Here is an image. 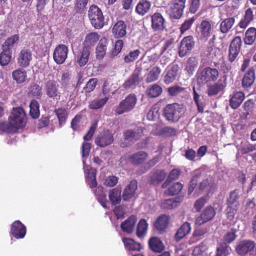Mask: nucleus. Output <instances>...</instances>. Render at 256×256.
Instances as JSON below:
<instances>
[{"label":"nucleus","mask_w":256,"mask_h":256,"mask_svg":"<svg viewBox=\"0 0 256 256\" xmlns=\"http://www.w3.org/2000/svg\"><path fill=\"white\" fill-rule=\"evenodd\" d=\"M212 186V182L211 178H206L198 172H196L190 182L188 194H190L194 190L196 192L208 191Z\"/></svg>","instance_id":"nucleus-1"},{"label":"nucleus","mask_w":256,"mask_h":256,"mask_svg":"<svg viewBox=\"0 0 256 256\" xmlns=\"http://www.w3.org/2000/svg\"><path fill=\"white\" fill-rule=\"evenodd\" d=\"M186 108L182 104L173 103L167 104L163 110V115L170 123L177 122L184 116Z\"/></svg>","instance_id":"nucleus-2"},{"label":"nucleus","mask_w":256,"mask_h":256,"mask_svg":"<svg viewBox=\"0 0 256 256\" xmlns=\"http://www.w3.org/2000/svg\"><path fill=\"white\" fill-rule=\"evenodd\" d=\"M91 149L90 143L84 142L82 147V156L84 165V170L86 174L87 182L91 188H95L97 186L96 178V172L94 170L90 169L86 164V160L89 155Z\"/></svg>","instance_id":"nucleus-3"},{"label":"nucleus","mask_w":256,"mask_h":256,"mask_svg":"<svg viewBox=\"0 0 256 256\" xmlns=\"http://www.w3.org/2000/svg\"><path fill=\"white\" fill-rule=\"evenodd\" d=\"M219 76L216 68L209 66L199 68L196 74V82L199 86H202L210 82H215Z\"/></svg>","instance_id":"nucleus-4"},{"label":"nucleus","mask_w":256,"mask_h":256,"mask_svg":"<svg viewBox=\"0 0 256 256\" xmlns=\"http://www.w3.org/2000/svg\"><path fill=\"white\" fill-rule=\"evenodd\" d=\"M143 133L144 128L141 126L126 130L124 133V142L120 143V146L126 148L130 146L139 140L144 135Z\"/></svg>","instance_id":"nucleus-5"},{"label":"nucleus","mask_w":256,"mask_h":256,"mask_svg":"<svg viewBox=\"0 0 256 256\" xmlns=\"http://www.w3.org/2000/svg\"><path fill=\"white\" fill-rule=\"evenodd\" d=\"M137 98L134 94H130L122 100L116 107L115 112L118 115L128 113L132 111L135 107Z\"/></svg>","instance_id":"nucleus-6"},{"label":"nucleus","mask_w":256,"mask_h":256,"mask_svg":"<svg viewBox=\"0 0 256 256\" xmlns=\"http://www.w3.org/2000/svg\"><path fill=\"white\" fill-rule=\"evenodd\" d=\"M8 120L16 129L23 128L26 124V117L24 110L21 107L14 108Z\"/></svg>","instance_id":"nucleus-7"},{"label":"nucleus","mask_w":256,"mask_h":256,"mask_svg":"<svg viewBox=\"0 0 256 256\" xmlns=\"http://www.w3.org/2000/svg\"><path fill=\"white\" fill-rule=\"evenodd\" d=\"M88 18L92 24L100 29L104 26V18L101 10L96 5H92L88 10Z\"/></svg>","instance_id":"nucleus-8"},{"label":"nucleus","mask_w":256,"mask_h":256,"mask_svg":"<svg viewBox=\"0 0 256 256\" xmlns=\"http://www.w3.org/2000/svg\"><path fill=\"white\" fill-rule=\"evenodd\" d=\"M141 72L142 68L140 67H136L128 78L123 84L122 87L126 90L134 89L142 80Z\"/></svg>","instance_id":"nucleus-9"},{"label":"nucleus","mask_w":256,"mask_h":256,"mask_svg":"<svg viewBox=\"0 0 256 256\" xmlns=\"http://www.w3.org/2000/svg\"><path fill=\"white\" fill-rule=\"evenodd\" d=\"M58 88L59 85L54 80H49L46 81L44 84V89L47 96L54 100H60Z\"/></svg>","instance_id":"nucleus-10"},{"label":"nucleus","mask_w":256,"mask_h":256,"mask_svg":"<svg viewBox=\"0 0 256 256\" xmlns=\"http://www.w3.org/2000/svg\"><path fill=\"white\" fill-rule=\"evenodd\" d=\"M186 0H172L170 3L171 10L170 17L175 19H179L182 15L186 6Z\"/></svg>","instance_id":"nucleus-11"},{"label":"nucleus","mask_w":256,"mask_h":256,"mask_svg":"<svg viewBox=\"0 0 256 256\" xmlns=\"http://www.w3.org/2000/svg\"><path fill=\"white\" fill-rule=\"evenodd\" d=\"M32 59V51L30 49L24 48L18 54L17 64L20 67L26 68L29 66Z\"/></svg>","instance_id":"nucleus-12"},{"label":"nucleus","mask_w":256,"mask_h":256,"mask_svg":"<svg viewBox=\"0 0 256 256\" xmlns=\"http://www.w3.org/2000/svg\"><path fill=\"white\" fill-rule=\"evenodd\" d=\"M194 38L192 36L184 37L180 42L178 47V55L183 58L192 50L194 46Z\"/></svg>","instance_id":"nucleus-13"},{"label":"nucleus","mask_w":256,"mask_h":256,"mask_svg":"<svg viewBox=\"0 0 256 256\" xmlns=\"http://www.w3.org/2000/svg\"><path fill=\"white\" fill-rule=\"evenodd\" d=\"M242 40L240 36H236L232 40L229 48L228 60L230 62H233L240 53Z\"/></svg>","instance_id":"nucleus-14"},{"label":"nucleus","mask_w":256,"mask_h":256,"mask_svg":"<svg viewBox=\"0 0 256 256\" xmlns=\"http://www.w3.org/2000/svg\"><path fill=\"white\" fill-rule=\"evenodd\" d=\"M68 49L64 44H59L55 48L53 53L54 62L58 64H63L67 58Z\"/></svg>","instance_id":"nucleus-15"},{"label":"nucleus","mask_w":256,"mask_h":256,"mask_svg":"<svg viewBox=\"0 0 256 256\" xmlns=\"http://www.w3.org/2000/svg\"><path fill=\"white\" fill-rule=\"evenodd\" d=\"M215 215L216 212L214 208L210 206H208L202 210L200 216L196 218V224L200 226L212 219Z\"/></svg>","instance_id":"nucleus-16"},{"label":"nucleus","mask_w":256,"mask_h":256,"mask_svg":"<svg viewBox=\"0 0 256 256\" xmlns=\"http://www.w3.org/2000/svg\"><path fill=\"white\" fill-rule=\"evenodd\" d=\"M113 135L110 130H104L102 133L98 135L95 140V143L101 148H104L112 143Z\"/></svg>","instance_id":"nucleus-17"},{"label":"nucleus","mask_w":256,"mask_h":256,"mask_svg":"<svg viewBox=\"0 0 256 256\" xmlns=\"http://www.w3.org/2000/svg\"><path fill=\"white\" fill-rule=\"evenodd\" d=\"M255 248V244L250 240H245L240 242L236 247V251L241 256H244L248 252L254 250Z\"/></svg>","instance_id":"nucleus-18"},{"label":"nucleus","mask_w":256,"mask_h":256,"mask_svg":"<svg viewBox=\"0 0 256 256\" xmlns=\"http://www.w3.org/2000/svg\"><path fill=\"white\" fill-rule=\"evenodd\" d=\"M152 27L154 31L162 30L165 28V20L161 14L155 12L151 16Z\"/></svg>","instance_id":"nucleus-19"},{"label":"nucleus","mask_w":256,"mask_h":256,"mask_svg":"<svg viewBox=\"0 0 256 256\" xmlns=\"http://www.w3.org/2000/svg\"><path fill=\"white\" fill-rule=\"evenodd\" d=\"M11 233L15 238H22L26 234V227L20 220H16L12 224Z\"/></svg>","instance_id":"nucleus-20"},{"label":"nucleus","mask_w":256,"mask_h":256,"mask_svg":"<svg viewBox=\"0 0 256 256\" xmlns=\"http://www.w3.org/2000/svg\"><path fill=\"white\" fill-rule=\"evenodd\" d=\"M179 67L178 64H174L169 66L166 70V74L164 76V82L166 84L173 82L178 76Z\"/></svg>","instance_id":"nucleus-21"},{"label":"nucleus","mask_w":256,"mask_h":256,"mask_svg":"<svg viewBox=\"0 0 256 256\" xmlns=\"http://www.w3.org/2000/svg\"><path fill=\"white\" fill-rule=\"evenodd\" d=\"M138 188L136 180H132L124 190L122 198L124 200L127 201L134 196Z\"/></svg>","instance_id":"nucleus-22"},{"label":"nucleus","mask_w":256,"mask_h":256,"mask_svg":"<svg viewBox=\"0 0 256 256\" xmlns=\"http://www.w3.org/2000/svg\"><path fill=\"white\" fill-rule=\"evenodd\" d=\"M126 25L123 20L118 21L114 26L112 32L116 38L124 36L126 33Z\"/></svg>","instance_id":"nucleus-23"},{"label":"nucleus","mask_w":256,"mask_h":256,"mask_svg":"<svg viewBox=\"0 0 256 256\" xmlns=\"http://www.w3.org/2000/svg\"><path fill=\"white\" fill-rule=\"evenodd\" d=\"M136 222V216L132 215L121 224L120 228L124 232L131 234L133 232Z\"/></svg>","instance_id":"nucleus-24"},{"label":"nucleus","mask_w":256,"mask_h":256,"mask_svg":"<svg viewBox=\"0 0 256 256\" xmlns=\"http://www.w3.org/2000/svg\"><path fill=\"white\" fill-rule=\"evenodd\" d=\"M152 4L149 0H140L136 8V12L142 16L149 12Z\"/></svg>","instance_id":"nucleus-25"},{"label":"nucleus","mask_w":256,"mask_h":256,"mask_svg":"<svg viewBox=\"0 0 256 256\" xmlns=\"http://www.w3.org/2000/svg\"><path fill=\"white\" fill-rule=\"evenodd\" d=\"M90 50L89 47H84L76 58V62L80 66H85L88 61Z\"/></svg>","instance_id":"nucleus-26"},{"label":"nucleus","mask_w":256,"mask_h":256,"mask_svg":"<svg viewBox=\"0 0 256 256\" xmlns=\"http://www.w3.org/2000/svg\"><path fill=\"white\" fill-rule=\"evenodd\" d=\"M148 246L150 250L156 252H161L164 249L162 241L158 237L150 238L148 240Z\"/></svg>","instance_id":"nucleus-27"},{"label":"nucleus","mask_w":256,"mask_h":256,"mask_svg":"<svg viewBox=\"0 0 256 256\" xmlns=\"http://www.w3.org/2000/svg\"><path fill=\"white\" fill-rule=\"evenodd\" d=\"M148 154L143 151H140L132 154L129 160L134 164L138 165L142 164L148 158Z\"/></svg>","instance_id":"nucleus-28"},{"label":"nucleus","mask_w":256,"mask_h":256,"mask_svg":"<svg viewBox=\"0 0 256 256\" xmlns=\"http://www.w3.org/2000/svg\"><path fill=\"white\" fill-rule=\"evenodd\" d=\"M166 173L164 170H155L150 174V180L151 184H154L161 182L166 178Z\"/></svg>","instance_id":"nucleus-29"},{"label":"nucleus","mask_w":256,"mask_h":256,"mask_svg":"<svg viewBox=\"0 0 256 256\" xmlns=\"http://www.w3.org/2000/svg\"><path fill=\"white\" fill-rule=\"evenodd\" d=\"M240 196L239 194V191L238 190H234L230 192L228 196L226 198V205L232 206L235 207H240V204L239 202V198Z\"/></svg>","instance_id":"nucleus-30"},{"label":"nucleus","mask_w":256,"mask_h":256,"mask_svg":"<svg viewBox=\"0 0 256 256\" xmlns=\"http://www.w3.org/2000/svg\"><path fill=\"white\" fill-rule=\"evenodd\" d=\"M198 66V60L194 56L190 57L186 60L184 70L189 76H192Z\"/></svg>","instance_id":"nucleus-31"},{"label":"nucleus","mask_w":256,"mask_h":256,"mask_svg":"<svg viewBox=\"0 0 256 256\" xmlns=\"http://www.w3.org/2000/svg\"><path fill=\"white\" fill-rule=\"evenodd\" d=\"M244 98V94L241 92L234 93L230 100V105L232 108L236 109L240 106Z\"/></svg>","instance_id":"nucleus-32"},{"label":"nucleus","mask_w":256,"mask_h":256,"mask_svg":"<svg viewBox=\"0 0 256 256\" xmlns=\"http://www.w3.org/2000/svg\"><path fill=\"white\" fill-rule=\"evenodd\" d=\"M254 70L250 68L245 74L242 80V86L244 88H248L252 86L254 80Z\"/></svg>","instance_id":"nucleus-33"},{"label":"nucleus","mask_w":256,"mask_h":256,"mask_svg":"<svg viewBox=\"0 0 256 256\" xmlns=\"http://www.w3.org/2000/svg\"><path fill=\"white\" fill-rule=\"evenodd\" d=\"M108 40L105 38H102L96 48V57L98 59H102L106 52Z\"/></svg>","instance_id":"nucleus-34"},{"label":"nucleus","mask_w":256,"mask_h":256,"mask_svg":"<svg viewBox=\"0 0 256 256\" xmlns=\"http://www.w3.org/2000/svg\"><path fill=\"white\" fill-rule=\"evenodd\" d=\"M254 18V16L251 8L247 9L245 12L244 18L241 20L238 26L242 29L246 28L250 22L253 20Z\"/></svg>","instance_id":"nucleus-35"},{"label":"nucleus","mask_w":256,"mask_h":256,"mask_svg":"<svg viewBox=\"0 0 256 256\" xmlns=\"http://www.w3.org/2000/svg\"><path fill=\"white\" fill-rule=\"evenodd\" d=\"M190 231V224L188 222L184 223L177 230L174 236V239L176 242L180 241L187 235Z\"/></svg>","instance_id":"nucleus-36"},{"label":"nucleus","mask_w":256,"mask_h":256,"mask_svg":"<svg viewBox=\"0 0 256 256\" xmlns=\"http://www.w3.org/2000/svg\"><path fill=\"white\" fill-rule=\"evenodd\" d=\"M108 198L112 204L114 206L120 204L122 198L121 190L114 188L109 192Z\"/></svg>","instance_id":"nucleus-37"},{"label":"nucleus","mask_w":256,"mask_h":256,"mask_svg":"<svg viewBox=\"0 0 256 256\" xmlns=\"http://www.w3.org/2000/svg\"><path fill=\"white\" fill-rule=\"evenodd\" d=\"M200 30L202 36L204 38H208L210 36L212 29L210 22L207 20H202L200 26Z\"/></svg>","instance_id":"nucleus-38"},{"label":"nucleus","mask_w":256,"mask_h":256,"mask_svg":"<svg viewBox=\"0 0 256 256\" xmlns=\"http://www.w3.org/2000/svg\"><path fill=\"white\" fill-rule=\"evenodd\" d=\"M256 39V28L254 27L248 28L246 32L244 41L245 44L252 45Z\"/></svg>","instance_id":"nucleus-39"},{"label":"nucleus","mask_w":256,"mask_h":256,"mask_svg":"<svg viewBox=\"0 0 256 256\" xmlns=\"http://www.w3.org/2000/svg\"><path fill=\"white\" fill-rule=\"evenodd\" d=\"M19 37L17 34H14L8 38L2 44V49L6 52H10L11 50L14 46V45L18 42Z\"/></svg>","instance_id":"nucleus-40"},{"label":"nucleus","mask_w":256,"mask_h":256,"mask_svg":"<svg viewBox=\"0 0 256 256\" xmlns=\"http://www.w3.org/2000/svg\"><path fill=\"white\" fill-rule=\"evenodd\" d=\"M122 240L126 248L130 250L139 251L142 249L141 244L135 242L132 238H123Z\"/></svg>","instance_id":"nucleus-41"},{"label":"nucleus","mask_w":256,"mask_h":256,"mask_svg":"<svg viewBox=\"0 0 256 256\" xmlns=\"http://www.w3.org/2000/svg\"><path fill=\"white\" fill-rule=\"evenodd\" d=\"M162 72L161 69L158 66L152 68L147 74L146 82L150 83L156 80Z\"/></svg>","instance_id":"nucleus-42"},{"label":"nucleus","mask_w":256,"mask_h":256,"mask_svg":"<svg viewBox=\"0 0 256 256\" xmlns=\"http://www.w3.org/2000/svg\"><path fill=\"white\" fill-rule=\"evenodd\" d=\"M168 217L165 214L160 216L154 222L155 228L158 230H164L168 226Z\"/></svg>","instance_id":"nucleus-43"},{"label":"nucleus","mask_w":256,"mask_h":256,"mask_svg":"<svg viewBox=\"0 0 256 256\" xmlns=\"http://www.w3.org/2000/svg\"><path fill=\"white\" fill-rule=\"evenodd\" d=\"M235 22L234 17L226 18L220 24V31L222 34L228 33L231 29Z\"/></svg>","instance_id":"nucleus-44"},{"label":"nucleus","mask_w":256,"mask_h":256,"mask_svg":"<svg viewBox=\"0 0 256 256\" xmlns=\"http://www.w3.org/2000/svg\"><path fill=\"white\" fill-rule=\"evenodd\" d=\"M100 36L96 32H91L88 34L84 42V47H89L91 50V46H93L99 40Z\"/></svg>","instance_id":"nucleus-45"},{"label":"nucleus","mask_w":256,"mask_h":256,"mask_svg":"<svg viewBox=\"0 0 256 256\" xmlns=\"http://www.w3.org/2000/svg\"><path fill=\"white\" fill-rule=\"evenodd\" d=\"M162 91V87L158 84H154L150 86L146 90L147 95L151 98H156L160 96Z\"/></svg>","instance_id":"nucleus-46"},{"label":"nucleus","mask_w":256,"mask_h":256,"mask_svg":"<svg viewBox=\"0 0 256 256\" xmlns=\"http://www.w3.org/2000/svg\"><path fill=\"white\" fill-rule=\"evenodd\" d=\"M148 224L144 219H141L138 223L136 228V236L139 238H142L146 235Z\"/></svg>","instance_id":"nucleus-47"},{"label":"nucleus","mask_w":256,"mask_h":256,"mask_svg":"<svg viewBox=\"0 0 256 256\" xmlns=\"http://www.w3.org/2000/svg\"><path fill=\"white\" fill-rule=\"evenodd\" d=\"M224 86L219 82L210 85L208 87L207 94L209 96H215L222 90Z\"/></svg>","instance_id":"nucleus-48"},{"label":"nucleus","mask_w":256,"mask_h":256,"mask_svg":"<svg viewBox=\"0 0 256 256\" xmlns=\"http://www.w3.org/2000/svg\"><path fill=\"white\" fill-rule=\"evenodd\" d=\"M30 114L33 118H36L40 116L39 104L36 100H32L30 104Z\"/></svg>","instance_id":"nucleus-49"},{"label":"nucleus","mask_w":256,"mask_h":256,"mask_svg":"<svg viewBox=\"0 0 256 256\" xmlns=\"http://www.w3.org/2000/svg\"><path fill=\"white\" fill-rule=\"evenodd\" d=\"M226 208L224 210V213L226 218L230 220H234L235 216L237 214L239 207H235L232 206L226 205Z\"/></svg>","instance_id":"nucleus-50"},{"label":"nucleus","mask_w":256,"mask_h":256,"mask_svg":"<svg viewBox=\"0 0 256 256\" xmlns=\"http://www.w3.org/2000/svg\"><path fill=\"white\" fill-rule=\"evenodd\" d=\"M140 54V52L138 49L131 50L127 54L124 56V62L127 64L134 62L138 58Z\"/></svg>","instance_id":"nucleus-51"},{"label":"nucleus","mask_w":256,"mask_h":256,"mask_svg":"<svg viewBox=\"0 0 256 256\" xmlns=\"http://www.w3.org/2000/svg\"><path fill=\"white\" fill-rule=\"evenodd\" d=\"M108 98L106 96L101 99L94 100L89 104V108L92 110H97L103 106L108 102Z\"/></svg>","instance_id":"nucleus-52"},{"label":"nucleus","mask_w":256,"mask_h":256,"mask_svg":"<svg viewBox=\"0 0 256 256\" xmlns=\"http://www.w3.org/2000/svg\"><path fill=\"white\" fill-rule=\"evenodd\" d=\"M0 130L3 132L7 133H15L18 130L16 129V127H14L10 122H0Z\"/></svg>","instance_id":"nucleus-53"},{"label":"nucleus","mask_w":256,"mask_h":256,"mask_svg":"<svg viewBox=\"0 0 256 256\" xmlns=\"http://www.w3.org/2000/svg\"><path fill=\"white\" fill-rule=\"evenodd\" d=\"M54 112L58 119L59 124L62 126L66 122L67 118V112L64 108H58L54 110Z\"/></svg>","instance_id":"nucleus-54"},{"label":"nucleus","mask_w":256,"mask_h":256,"mask_svg":"<svg viewBox=\"0 0 256 256\" xmlns=\"http://www.w3.org/2000/svg\"><path fill=\"white\" fill-rule=\"evenodd\" d=\"M12 76L18 83H22L26 80V72L25 70H16L12 72Z\"/></svg>","instance_id":"nucleus-55"},{"label":"nucleus","mask_w":256,"mask_h":256,"mask_svg":"<svg viewBox=\"0 0 256 256\" xmlns=\"http://www.w3.org/2000/svg\"><path fill=\"white\" fill-rule=\"evenodd\" d=\"M231 252V248L226 244H220L217 247L216 256H228Z\"/></svg>","instance_id":"nucleus-56"},{"label":"nucleus","mask_w":256,"mask_h":256,"mask_svg":"<svg viewBox=\"0 0 256 256\" xmlns=\"http://www.w3.org/2000/svg\"><path fill=\"white\" fill-rule=\"evenodd\" d=\"M12 58V52L10 51L3 50L0 54V64L2 66H5L8 64Z\"/></svg>","instance_id":"nucleus-57"},{"label":"nucleus","mask_w":256,"mask_h":256,"mask_svg":"<svg viewBox=\"0 0 256 256\" xmlns=\"http://www.w3.org/2000/svg\"><path fill=\"white\" fill-rule=\"evenodd\" d=\"M88 0H76L74 9L76 12L82 14L86 9Z\"/></svg>","instance_id":"nucleus-58"},{"label":"nucleus","mask_w":256,"mask_h":256,"mask_svg":"<svg viewBox=\"0 0 256 256\" xmlns=\"http://www.w3.org/2000/svg\"><path fill=\"white\" fill-rule=\"evenodd\" d=\"M179 202L175 198H170L165 200L162 203V207L166 210H171L178 206Z\"/></svg>","instance_id":"nucleus-59"},{"label":"nucleus","mask_w":256,"mask_h":256,"mask_svg":"<svg viewBox=\"0 0 256 256\" xmlns=\"http://www.w3.org/2000/svg\"><path fill=\"white\" fill-rule=\"evenodd\" d=\"M29 92L32 96L40 97L42 95V88L37 84H32L29 88Z\"/></svg>","instance_id":"nucleus-60"},{"label":"nucleus","mask_w":256,"mask_h":256,"mask_svg":"<svg viewBox=\"0 0 256 256\" xmlns=\"http://www.w3.org/2000/svg\"><path fill=\"white\" fill-rule=\"evenodd\" d=\"M182 188V186L180 182H176L168 188V194L171 196L177 194L181 191Z\"/></svg>","instance_id":"nucleus-61"},{"label":"nucleus","mask_w":256,"mask_h":256,"mask_svg":"<svg viewBox=\"0 0 256 256\" xmlns=\"http://www.w3.org/2000/svg\"><path fill=\"white\" fill-rule=\"evenodd\" d=\"M97 82L98 80L96 78H90L84 88L82 92L88 94L94 90L97 84Z\"/></svg>","instance_id":"nucleus-62"},{"label":"nucleus","mask_w":256,"mask_h":256,"mask_svg":"<svg viewBox=\"0 0 256 256\" xmlns=\"http://www.w3.org/2000/svg\"><path fill=\"white\" fill-rule=\"evenodd\" d=\"M236 237V230H230V231L227 232L223 237V241L225 244H230L234 240Z\"/></svg>","instance_id":"nucleus-63"},{"label":"nucleus","mask_w":256,"mask_h":256,"mask_svg":"<svg viewBox=\"0 0 256 256\" xmlns=\"http://www.w3.org/2000/svg\"><path fill=\"white\" fill-rule=\"evenodd\" d=\"M124 42L121 40H118L115 42L114 49L111 52L110 56L114 57L117 56L121 51L123 47Z\"/></svg>","instance_id":"nucleus-64"}]
</instances>
